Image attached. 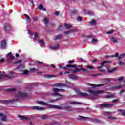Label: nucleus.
Instances as JSON below:
<instances>
[{
    "label": "nucleus",
    "mask_w": 125,
    "mask_h": 125,
    "mask_svg": "<svg viewBox=\"0 0 125 125\" xmlns=\"http://www.w3.org/2000/svg\"><path fill=\"white\" fill-rule=\"evenodd\" d=\"M27 88H29V91L32 90V88H33V83L31 84V86H28Z\"/></svg>",
    "instance_id": "obj_48"
},
{
    "label": "nucleus",
    "mask_w": 125,
    "mask_h": 125,
    "mask_svg": "<svg viewBox=\"0 0 125 125\" xmlns=\"http://www.w3.org/2000/svg\"><path fill=\"white\" fill-rule=\"evenodd\" d=\"M36 62H37V64H39V65H42V64H43L42 62L37 61Z\"/></svg>",
    "instance_id": "obj_60"
},
{
    "label": "nucleus",
    "mask_w": 125,
    "mask_h": 125,
    "mask_svg": "<svg viewBox=\"0 0 125 125\" xmlns=\"http://www.w3.org/2000/svg\"><path fill=\"white\" fill-rule=\"evenodd\" d=\"M62 37V34H59L54 37V40L55 41H56V40H60Z\"/></svg>",
    "instance_id": "obj_19"
},
{
    "label": "nucleus",
    "mask_w": 125,
    "mask_h": 125,
    "mask_svg": "<svg viewBox=\"0 0 125 125\" xmlns=\"http://www.w3.org/2000/svg\"><path fill=\"white\" fill-rule=\"evenodd\" d=\"M22 62V60H19L18 61L14 62L15 65H17V64H20Z\"/></svg>",
    "instance_id": "obj_41"
},
{
    "label": "nucleus",
    "mask_w": 125,
    "mask_h": 125,
    "mask_svg": "<svg viewBox=\"0 0 125 125\" xmlns=\"http://www.w3.org/2000/svg\"><path fill=\"white\" fill-rule=\"evenodd\" d=\"M82 19H83V18L82 17L79 16L77 17L78 21H82Z\"/></svg>",
    "instance_id": "obj_54"
},
{
    "label": "nucleus",
    "mask_w": 125,
    "mask_h": 125,
    "mask_svg": "<svg viewBox=\"0 0 125 125\" xmlns=\"http://www.w3.org/2000/svg\"><path fill=\"white\" fill-rule=\"evenodd\" d=\"M39 39V33L35 32L34 34V38L33 39L34 41H38Z\"/></svg>",
    "instance_id": "obj_21"
},
{
    "label": "nucleus",
    "mask_w": 125,
    "mask_h": 125,
    "mask_svg": "<svg viewBox=\"0 0 125 125\" xmlns=\"http://www.w3.org/2000/svg\"><path fill=\"white\" fill-rule=\"evenodd\" d=\"M69 77L70 79H71L72 80H74V81L79 80V78H78V76H77L74 74L69 75Z\"/></svg>",
    "instance_id": "obj_13"
},
{
    "label": "nucleus",
    "mask_w": 125,
    "mask_h": 125,
    "mask_svg": "<svg viewBox=\"0 0 125 125\" xmlns=\"http://www.w3.org/2000/svg\"><path fill=\"white\" fill-rule=\"evenodd\" d=\"M1 48H2V49H6V42L5 40H3L1 42Z\"/></svg>",
    "instance_id": "obj_10"
},
{
    "label": "nucleus",
    "mask_w": 125,
    "mask_h": 125,
    "mask_svg": "<svg viewBox=\"0 0 125 125\" xmlns=\"http://www.w3.org/2000/svg\"><path fill=\"white\" fill-rule=\"evenodd\" d=\"M114 106L113 104H103L98 105L99 107H102V108H112Z\"/></svg>",
    "instance_id": "obj_6"
},
{
    "label": "nucleus",
    "mask_w": 125,
    "mask_h": 125,
    "mask_svg": "<svg viewBox=\"0 0 125 125\" xmlns=\"http://www.w3.org/2000/svg\"><path fill=\"white\" fill-rule=\"evenodd\" d=\"M110 68L109 66H106V69H107V72L108 73H114L115 71H116V68H112L111 69H109Z\"/></svg>",
    "instance_id": "obj_16"
},
{
    "label": "nucleus",
    "mask_w": 125,
    "mask_h": 125,
    "mask_svg": "<svg viewBox=\"0 0 125 125\" xmlns=\"http://www.w3.org/2000/svg\"><path fill=\"white\" fill-rule=\"evenodd\" d=\"M68 104H71V105H81V103L76 101H69L68 102Z\"/></svg>",
    "instance_id": "obj_11"
},
{
    "label": "nucleus",
    "mask_w": 125,
    "mask_h": 125,
    "mask_svg": "<svg viewBox=\"0 0 125 125\" xmlns=\"http://www.w3.org/2000/svg\"><path fill=\"white\" fill-rule=\"evenodd\" d=\"M74 32H77V30L73 29L68 31H64V33L65 35H69L70 34H72V33H74Z\"/></svg>",
    "instance_id": "obj_15"
},
{
    "label": "nucleus",
    "mask_w": 125,
    "mask_h": 125,
    "mask_svg": "<svg viewBox=\"0 0 125 125\" xmlns=\"http://www.w3.org/2000/svg\"><path fill=\"white\" fill-rule=\"evenodd\" d=\"M125 54H121L119 57V59H123V58H125Z\"/></svg>",
    "instance_id": "obj_36"
},
{
    "label": "nucleus",
    "mask_w": 125,
    "mask_h": 125,
    "mask_svg": "<svg viewBox=\"0 0 125 125\" xmlns=\"http://www.w3.org/2000/svg\"><path fill=\"white\" fill-rule=\"evenodd\" d=\"M11 76L5 75H0V79H5V80H7V79H10Z\"/></svg>",
    "instance_id": "obj_14"
},
{
    "label": "nucleus",
    "mask_w": 125,
    "mask_h": 125,
    "mask_svg": "<svg viewBox=\"0 0 125 125\" xmlns=\"http://www.w3.org/2000/svg\"><path fill=\"white\" fill-rule=\"evenodd\" d=\"M72 14H78V11L77 10H73L71 11Z\"/></svg>",
    "instance_id": "obj_44"
},
{
    "label": "nucleus",
    "mask_w": 125,
    "mask_h": 125,
    "mask_svg": "<svg viewBox=\"0 0 125 125\" xmlns=\"http://www.w3.org/2000/svg\"><path fill=\"white\" fill-rule=\"evenodd\" d=\"M40 118L42 120H47V119L49 118V116L47 115H43L40 116Z\"/></svg>",
    "instance_id": "obj_17"
},
{
    "label": "nucleus",
    "mask_w": 125,
    "mask_h": 125,
    "mask_svg": "<svg viewBox=\"0 0 125 125\" xmlns=\"http://www.w3.org/2000/svg\"><path fill=\"white\" fill-rule=\"evenodd\" d=\"M111 61H104L102 63L100 66H99L97 67V69H98L99 70L101 69L102 68H103V66H104V64H106L107 63H111Z\"/></svg>",
    "instance_id": "obj_8"
},
{
    "label": "nucleus",
    "mask_w": 125,
    "mask_h": 125,
    "mask_svg": "<svg viewBox=\"0 0 125 125\" xmlns=\"http://www.w3.org/2000/svg\"><path fill=\"white\" fill-rule=\"evenodd\" d=\"M62 91H65V90H64V89L54 88L53 89V93H52V95H55L56 96H60V97H62V95H61L59 92H61Z\"/></svg>",
    "instance_id": "obj_3"
},
{
    "label": "nucleus",
    "mask_w": 125,
    "mask_h": 125,
    "mask_svg": "<svg viewBox=\"0 0 125 125\" xmlns=\"http://www.w3.org/2000/svg\"><path fill=\"white\" fill-rule=\"evenodd\" d=\"M122 87H123V85H119L114 86L113 88L114 89H119V88H122Z\"/></svg>",
    "instance_id": "obj_32"
},
{
    "label": "nucleus",
    "mask_w": 125,
    "mask_h": 125,
    "mask_svg": "<svg viewBox=\"0 0 125 125\" xmlns=\"http://www.w3.org/2000/svg\"><path fill=\"white\" fill-rule=\"evenodd\" d=\"M4 30L5 32H9L11 30V27L9 24L6 23L4 24Z\"/></svg>",
    "instance_id": "obj_7"
},
{
    "label": "nucleus",
    "mask_w": 125,
    "mask_h": 125,
    "mask_svg": "<svg viewBox=\"0 0 125 125\" xmlns=\"http://www.w3.org/2000/svg\"><path fill=\"white\" fill-rule=\"evenodd\" d=\"M87 85H89V86H93V87L95 86L96 87H98L99 86H103L104 84L95 85L93 84L88 83Z\"/></svg>",
    "instance_id": "obj_20"
},
{
    "label": "nucleus",
    "mask_w": 125,
    "mask_h": 125,
    "mask_svg": "<svg viewBox=\"0 0 125 125\" xmlns=\"http://www.w3.org/2000/svg\"><path fill=\"white\" fill-rule=\"evenodd\" d=\"M79 118L81 119V120H88V118L82 116H79Z\"/></svg>",
    "instance_id": "obj_42"
},
{
    "label": "nucleus",
    "mask_w": 125,
    "mask_h": 125,
    "mask_svg": "<svg viewBox=\"0 0 125 125\" xmlns=\"http://www.w3.org/2000/svg\"><path fill=\"white\" fill-rule=\"evenodd\" d=\"M81 70L79 69H75L73 71V74H76L77 72H80Z\"/></svg>",
    "instance_id": "obj_43"
},
{
    "label": "nucleus",
    "mask_w": 125,
    "mask_h": 125,
    "mask_svg": "<svg viewBox=\"0 0 125 125\" xmlns=\"http://www.w3.org/2000/svg\"><path fill=\"white\" fill-rule=\"evenodd\" d=\"M118 64L120 66H124V65H125V62H122L121 61H118Z\"/></svg>",
    "instance_id": "obj_35"
},
{
    "label": "nucleus",
    "mask_w": 125,
    "mask_h": 125,
    "mask_svg": "<svg viewBox=\"0 0 125 125\" xmlns=\"http://www.w3.org/2000/svg\"><path fill=\"white\" fill-rule=\"evenodd\" d=\"M24 16H25L27 22H31V18H30L29 15H28L26 14H24Z\"/></svg>",
    "instance_id": "obj_24"
},
{
    "label": "nucleus",
    "mask_w": 125,
    "mask_h": 125,
    "mask_svg": "<svg viewBox=\"0 0 125 125\" xmlns=\"http://www.w3.org/2000/svg\"><path fill=\"white\" fill-rule=\"evenodd\" d=\"M68 62H69V64H73V63H74V60L69 61Z\"/></svg>",
    "instance_id": "obj_64"
},
{
    "label": "nucleus",
    "mask_w": 125,
    "mask_h": 125,
    "mask_svg": "<svg viewBox=\"0 0 125 125\" xmlns=\"http://www.w3.org/2000/svg\"><path fill=\"white\" fill-rule=\"evenodd\" d=\"M32 19H33V20H34L35 21H38V18H37V17H34L32 18Z\"/></svg>",
    "instance_id": "obj_58"
},
{
    "label": "nucleus",
    "mask_w": 125,
    "mask_h": 125,
    "mask_svg": "<svg viewBox=\"0 0 125 125\" xmlns=\"http://www.w3.org/2000/svg\"><path fill=\"white\" fill-rule=\"evenodd\" d=\"M94 122H96V123H101V121H100V120H98L97 119H94Z\"/></svg>",
    "instance_id": "obj_62"
},
{
    "label": "nucleus",
    "mask_w": 125,
    "mask_h": 125,
    "mask_svg": "<svg viewBox=\"0 0 125 125\" xmlns=\"http://www.w3.org/2000/svg\"><path fill=\"white\" fill-rule=\"evenodd\" d=\"M49 107L52 109H56V110H61L62 109L61 106L55 105H50Z\"/></svg>",
    "instance_id": "obj_9"
},
{
    "label": "nucleus",
    "mask_w": 125,
    "mask_h": 125,
    "mask_svg": "<svg viewBox=\"0 0 125 125\" xmlns=\"http://www.w3.org/2000/svg\"><path fill=\"white\" fill-rule=\"evenodd\" d=\"M62 29H63V27L61 25H59V27L58 28L57 31H58V32H61Z\"/></svg>",
    "instance_id": "obj_38"
},
{
    "label": "nucleus",
    "mask_w": 125,
    "mask_h": 125,
    "mask_svg": "<svg viewBox=\"0 0 125 125\" xmlns=\"http://www.w3.org/2000/svg\"><path fill=\"white\" fill-rule=\"evenodd\" d=\"M44 22L45 23V25H47V24H48V19H47V18H45L44 19Z\"/></svg>",
    "instance_id": "obj_39"
},
{
    "label": "nucleus",
    "mask_w": 125,
    "mask_h": 125,
    "mask_svg": "<svg viewBox=\"0 0 125 125\" xmlns=\"http://www.w3.org/2000/svg\"><path fill=\"white\" fill-rule=\"evenodd\" d=\"M1 121L3 122H6V115H2L1 117Z\"/></svg>",
    "instance_id": "obj_34"
},
{
    "label": "nucleus",
    "mask_w": 125,
    "mask_h": 125,
    "mask_svg": "<svg viewBox=\"0 0 125 125\" xmlns=\"http://www.w3.org/2000/svg\"><path fill=\"white\" fill-rule=\"evenodd\" d=\"M55 85V86L59 87H69L70 88H71V87L73 86V85L71 83H69L68 84H64V83H58V84H56Z\"/></svg>",
    "instance_id": "obj_5"
},
{
    "label": "nucleus",
    "mask_w": 125,
    "mask_h": 125,
    "mask_svg": "<svg viewBox=\"0 0 125 125\" xmlns=\"http://www.w3.org/2000/svg\"><path fill=\"white\" fill-rule=\"evenodd\" d=\"M2 103H3V104H5L6 105H7V104H9L10 103L9 100H3L2 101Z\"/></svg>",
    "instance_id": "obj_31"
},
{
    "label": "nucleus",
    "mask_w": 125,
    "mask_h": 125,
    "mask_svg": "<svg viewBox=\"0 0 125 125\" xmlns=\"http://www.w3.org/2000/svg\"><path fill=\"white\" fill-rule=\"evenodd\" d=\"M80 71H83V72H86V69L82 68L80 69Z\"/></svg>",
    "instance_id": "obj_63"
},
{
    "label": "nucleus",
    "mask_w": 125,
    "mask_h": 125,
    "mask_svg": "<svg viewBox=\"0 0 125 125\" xmlns=\"http://www.w3.org/2000/svg\"><path fill=\"white\" fill-rule=\"evenodd\" d=\"M108 119H110V120H117V118L116 117H108Z\"/></svg>",
    "instance_id": "obj_55"
},
{
    "label": "nucleus",
    "mask_w": 125,
    "mask_h": 125,
    "mask_svg": "<svg viewBox=\"0 0 125 125\" xmlns=\"http://www.w3.org/2000/svg\"><path fill=\"white\" fill-rule=\"evenodd\" d=\"M106 98H114L115 95L113 94L108 95L105 96Z\"/></svg>",
    "instance_id": "obj_33"
},
{
    "label": "nucleus",
    "mask_w": 125,
    "mask_h": 125,
    "mask_svg": "<svg viewBox=\"0 0 125 125\" xmlns=\"http://www.w3.org/2000/svg\"><path fill=\"white\" fill-rule=\"evenodd\" d=\"M107 57H111V58H114V57H119V53L117 52L115 53V55H111L108 56Z\"/></svg>",
    "instance_id": "obj_25"
},
{
    "label": "nucleus",
    "mask_w": 125,
    "mask_h": 125,
    "mask_svg": "<svg viewBox=\"0 0 125 125\" xmlns=\"http://www.w3.org/2000/svg\"><path fill=\"white\" fill-rule=\"evenodd\" d=\"M67 68H77V65H74L72 64H67L66 65V69Z\"/></svg>",
    "instance_id": "obj_27"
},
{
    "label": "nucleus",
    "mask_w": 125,
    "mask_h": 125,
    "mask_svg": "<svg viewBox=\"0 0 125 125\" xmlns=\"http://www.w3.org/2000/svg\"><path fill=\"white\" fill-rule=\"evenodd\" d=\"M65 110L66 111H68L69 112H72L73 111H75V109L74 108H72L71 106H65L64 107Z\"/></svg>",
    "instance_id": "obj_12"
},
{
    "label": "nucleus",
    "mask_w": 125,
    "mask_h": 125,
    "mask_svg": "<svg viewBox=\"0 0 125 125\" xmlns=\"http://www.w3.org/2000/svg\"><path fill=\"white\" fill-rule=\"evenodd\" d=\"M19 118H20L21 120H24L25 121H26V120H28V118H27V117H25L21 115H19Z\"/></svg>",
    "instance_id": "obj_30"
},
{
    "label": "nucleus",
    "mask_w": 125,
    "mask_h": 125,
    "mask_svg": "<svg viewBox=\"0 0 125 125\" xmlns=\"http://www.w3.org/2000/svg\"><path fill=\"white\" fill-rule=\"evenodd\" d=\"M27 109L36 111H44L45 110V108L41 106H28Z\"/></svg>",
    "instance_id": "obj_4"
},
{
    "label": "nucleus",
    "mask_w": 125,
    "mask_h": 125,
    "mask_svg": "<svg viewBox=\"0 0 125 125\" xmlns=\"http://www.w3.org/2000/svg\"><path fill=\"white\" fill-rule=\"evenodd\" d=\"M17 69H18L20 70V71H21V72H22V71H23L22 70L25 69V66H24L23 65H20L19 67H17Z\"/></svg>",
    "instance_id": "obj_22"
},
{
    "label": "nucleus",
    "mask_w": 125,
    "mask_h": 125,
    "mask_svg": "<svg viewBox=\"0 0 125 125\" xmlns=\"http://www.w3.org/2000/svg\"><path fill=\"white\" fill-rule=\"evenodd\" d=\"M45 78H47V79H50L51 78H53V77H54L53 75H46L45 76Z\"/></svg>",
    "instance_id": "obj_40"
},
{
    "label": "nucleus",
    "mask_w": 125,
    "mask_h": 125,
    "mask_svg": "<svg viewBox=\"0 0 125 125\" xmlns=\"http://www.w3.org/2000/svg\"><path fill=\"white\" fill-rule=\"evenodd\" d=\"M112 33H114V30H111L107 32L106 33V34H107L108 35H110V34H112Z\"/></svg>",
    "instance_id": "obj_52"
},
{
    "label": "nucleus",
    "mask_w": 125,
    "mask_h": 125,
    "mask_svg": "<svg viewBox=\"0 0 125 125\" xmlns=\"http://www.w3.org/2000/svg\"><path fill=\"white\" fill-rule=\"evenodd\" d=\"M102 73H98L96 74H92V77H97V76H102Z\"/></svg>",
    "instance_id": "obj_47"
},
{
    "label": "nucleus",
    "mask_w": 125,
    "mask_h": 125,
    "mask_svg": "<svg viewBox=\"0 0 125 125\" xmlns=\"http://www.w3.org/2000/svg\"><path fill=\"white\" fill-rule=\"evenodd\" d=\"M90 25H95V20H92L91 22H90Z\"/></svg>",
    "instance_id": "obj_45"
},
{
    "label": "nucleus",
    "mask_w": 125,
    "mask_h": 125,
    "mask_svg": "<svg viewBox=\"0 0 125 125\" xmlns=\"http://www.w3.org/2000/svg\"><path fill=\"white\" fill-rule=\"evenodd\" d=\"M38 43L41 45V46H43L44 45V41L43 40H40L39 41Z\"/></svg>",
    "instance_id": "obj_26"
},
{
    "label": "nucleus",
    "mask_w": 125,
    "mask_h": 125,
    "mask_svg": "<svg viewBox=\"0 0 125 125\" xmlns=\"http://www.w3.org/2000/svg\"><path fill=\"white\" fill-rule=\"evenodd\" d=\"M87 92H89L90 94H88L87 93L82 92L80 90H77L76 91L77 94L79 96H81V97H88V98H90V99H97V98H98L97 95L103 93L104 90L94 91L91 89H88Z\"/></svg>",
    "instance_id": "obj_1"
},
{
    "label": "nucleus",
    "mask_w": 125,
    "mask_h": 125,
    "mask_svg": "<svg viewBox=\"0 0 125 125\" xmlns=\"http://www.w3.org/2000/svg\"><path fill=\"white\" fill-rule=\"evenodd\" d=\"M91 42H97V40L95 38H93V39H92Z\"/></svg>",
    "instance_id": "obj_53"
},
{
    "label": "nucleus",
    "mask_w": 125,
    "mask_h": 125,
    "mask_svg": "<svg viewBox=\"0 0 125 125\" xmlns=\"http://www.w3.org/2000/svg\"><path fill=\"white\" fill-rule=\"evenodd\" d=\"M119 101V99H115L112 101V103H117Z\"/></svg>",
    "instance_id": "obj_51"
},
{
    "label": "nucleus",
    "mask_w": 125,
    "mask_h": 125,
    "mask_svg": "<svg viewBox=\"0 0 125 125\" xmlns=\"http://www.w3.org/2000/svg\"><path fill=\"white\" fill-rule=\"evenodd\" d=\"M59 46H60L59 44H57L55 46L52 47L51 49H53V50H57V49H58V48H59Z\"/></svg>",
    "instance_id": "obj_23"
},
{
    "label": "nucleus",
    "mask_w": 125,
    "mask_h": 125,
    "mask_svg": "<svg viewBox=\"0 0 125 125\" xmlns=\"http://www.w3.org/2000/svg\"><path fill=\"white\" fill-rule=\"evenodd\" d=\"M22 72H23V73H21L22 75H27L28 74V73H29V71L28 70L22 71Z\"/></svg>",
    "instance_id": "obj_37"
},
{
    "label": "nucleus",
    "mask_w": 125,
    "mask_h": 125,
    "mask_svg": "<svg viewBox=\"0 0 125 125\" xmlns=\"http://www.w3.org/2000/svg\"><path fill=\"white\" fill-rule=\"evenodd\" d=\"M86 68H87V69H89L90 70H92L93 69V66L90 65H86Z\"/></svg>",
    "instance_id": "obj_46"
},
{
    "label": "nucleus",
    "mask_w": 125,
    "mask_h": 125,
    "mask_svg": "<svg viewBox=\"0 0 125 125\" xmlns=\"http://www.w3.org/2000/svg\"><path fill=\"white\" fill-rule=\"evenodd\" d=\"M124 76H121L119 77V78L118 79V81L119 82H121L122 81H123V80H124Z\"/></svg>",
    "instance_id": "obj_49"
},
{
    "label": "nucleus",
    "mask_w": 125,
    "mask_h": 125,
    "mask_svg": "<svg viewBox=\"0 0 125 125\" xmlns=\"http://www.w3.org/2000/svg\"><path fill=\"white\" fill-rule=\"evenodd\" d=\"M36 103L40 105H47V104L42 101H37Z\"/></svg>",
    "instance_id": "obj_18"
},
{
    "label": "nucleus",
    "mask_w": 125,
    "mask_h": 125,
    "mask_svg": "<svg viewBox=\"0 0 125 125\" xmlns=\"http://www.w3.org/2000/svg\"><path fill=\"white\" fill-rule=\"evenodd\" d=\"M111 40H112V42H113L114 43H118V40L117 39V38L115 37H112L111 38Z\"/></svg>",
    "instance_id": "obj_28"
},
{
    "label": "nucleus",
    "mask_w": 125,
    "mask_h": 125,
    "mask_svg": "<svg viewBox=\"0 0 125 125\" xmlns=\"http://www.w3.org/2000/svg\"><path fill=\"white\" fill-rule=\"evenodd\" d=\"M8 92H11V93H16L15 98L11 100H9V102L11 103V104H13V103H15V102L20 100L22 97H28L29 96V94L27 93H22L20 91L17 90L15 88H10L7 90Z\"/></svg>",
    "instance_id": "obj_2"
},
{
    "label": "nucleus",
    "mask_w": 125,
    "mask_h": 125,
    "mask_svg": "<svg viewBox=\"0 0 125 125\" xmlns=\"http://www.w3.org/2000/svg\"><path fill=\"white\" fill-rule=\"evenodd\" d=\"M105 80L107 81V82H111V81L113 80V78H106Z\"/></svg>",
    "instance_id": "obj_59"
},
{
    "label": "nucleus",
    "mask_w": 125,
    "mask_h": 125,
    "mask_svg": "<svg viewBox=\"0 0 125 125\" xmlns=\"http://www.w3.org/2000/svg\"><path fill=\"white\" fill-rule=\"evenodd\" d=\"M43 8V6L42 5H40L38 7V9H40V10H42Z\"/></svg>",
    "instance_id": "obj_50"
},
{
    "label": "nucleus",
    "mask_w": 125,
    "mask_h": 125,
    "mask_svg": "<svg viewBox=\"0 0 125 125\" xmlns=\"http://www.w3.org/2000/svg\"><path fill=\"white\" fill-rule=\"evenodd\" d=\"M14 58H15L14 56H11L9 59V60H13Z\"/></svg>",
    "instance_id": "obj_57"
},
{
    "label": "nucleus",
    "mask_w": 125,
    "mask_h": 125,
    "mask_svg": "<svg viewBox=\"0 0 125 125\" xmlns=\"http://www.w3.org/2000/svg\"><path fill=\"white\" fill-rule=\"evenodd\" d=\"M59 68H61V69H63V70H67V67L61 66H59Z\"/></svg>",
    "instance_id": "obj_56"
},
{
    "label": "nucleus",
    "mask_w": 125,
    "mask_h": 125,
    "mask_svg": "<svg viewBox=\"0 0 125 125\" xmlns=\"http://www.w3.org/2000/svg\"><path fill=\"white\" fill-rule=\"evenodd\" d=\"M65 27L66 29H67V30H68V29L72 28V25H70L68 23H65Z\"/></svg>",
    "instance_id": "obj_29"
},
{
    "label": "nucleus",
    "mask_w": 125,
    "mask_h": 125,
    "mask_svg": "<svg viewBox=\"0 0 125 125\" xmlns=\"http://www.w3.org/2000/svg\"><path fill=\"white\" fill-rule=\"evenodd\" d=\"M4 61V58H2V59H0V63H2Z\"/></svg>",
    "instance_id": "obj_61"
}]
</instances>
